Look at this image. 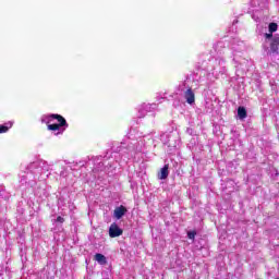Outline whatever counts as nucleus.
Segmentation results:
<instances>
[{
  "label": "nucleus",
  "instance_id": "1",
  "mask_svg": "<svg viewBox=\"0 0 279 279\" xmlns=\"http://www.w3.org/2000/svg\"><path fill=\"white\" fill-rule=\"evenodd\" d=\"M145 143L146 145H154L156 143V140L151 137V134L145 135L143 137H140L138 140H131L126 142L121 143V145L118 147L117 151H123V149H128V151L133 156V154H141L145 151Z\"/></svg>",
  "mask_w": 279,
  "mask_h": 279
},
{
  "label": "nucleus",
  "instance_id": "2",
  "mask_svg": "<svg viewBox=\"0 0 279 279\" xmlns=\"http://www.w3.org/2000/svg\"><path fill=\"white\" fill-rule=\"evenodd\" d=\"M41 121L43 123H47L48 130L51 132H57V136L58 134H62V132H64V129L61 130V128H69L66 120L60 114L45 116Z\"/></svg>",
  "mask_w": 279,
  "mask_h": 279
},
{
  "label": "nucleus",
  "instance_id": "3",
  "mask_svg": "<svg viewBox=\"0 0 279 279\" xmlns=\"http://www.w3.org/2000/svg\"><path fill=\"white\" fill-rule=\"evenodd\" d=\"M160 141L163 145H168V147H180V137L175 133L171 135L163 133L160 135Z\"/></svg>",
  "mask_w": 279,
  "mask_h": 279
},
{
  "label": "nucleus",
  "instance_id": "4",
  "mask_svg": "<svg viewBox=\"0 0 279 279\" xmlns=\"http://www.w3.org/2000/svg\"><path fill=\"white\" fill-rule=\"evenodd\" d=\"M158 108V105L156 104H143L141 105L138 109V117L140 119H143L147 116V112H154Z\"/></svg>",
  "mask_w": 279,
  "mask_h": 279
},
{
  "label": "nucleus",
  "instance_id": "5",
  "mask_svg": "<svg viewBox=\"0 0 279 279\" xmlns=\"http://www.w3.org/2000/svg\"><path fill=\"white\" fill-rule=\"evenodd\" d=\"M232 51H233V62H239L236 60V53H243L245 51V44L241 40H233L232 43Z\"/></svg>",
  "mask_w": 279,
  "mask_h": 279
},
{
  "label": "nucleus",
  "instance_id": "6",
  "mask_svg": "<svg viewBox=\"0 0 279 279\" xmlns=\"http://www.w3.org/2000/svg\"><path fill=\"white\" fill-rule=\"evenodd\" d=\"M121 234H123V229L119 228V225L114 222L111 223L109 228V236H111V239H117V236H121Z\"/></svg>",
  "mask_w": 279,
  "mask_h": 279
},
{
  "label": "nucleus",
  "instance_id": "7",
  "mask_svg": "<svg viewBox=\"0 0 279 279\" xmlns=\"http://www.w3.org/2000/svg\"><path fill=\"white\" fill-rule=\"evenodd\" d=\"M183 97L186 100V104H189L190 106H193V104H195V92H193V88L189 87L184 92Z\"/></svg>",
  "mask_w": 279,
  "mask_h": 279
},
{
  "label": "nucleus",
  "instance_id": "8",
  "mask_svg": "<svg viewBox=\"0 0 279 279\" xmlns=\"http://www.w3.org/2000/svg\"><path fill=\"white\" fill-rule=\"evenodd\" d=\"M125 213H128V208L121 205L119 207H116V209L113 210V217L116 219H121L125 215Z\"/></svg>",
  "mask_w": 279,
  "mask_h": 279
},
{
  "label": "nucleus",
  "instance_id": "9",
  "mask_svg": "<svg viewBox=\"0 0 279 279\" xmlns=\"http://www.w3.org/2000/svg\"><path fill=\"white\" fill-rule=\"evenodd\" d=\"M251 5L253 8H258L259 10H263V8L267 7V0H251Z\"/></svg>",
  "mask_w": 279,
  "mask_h": 279
},
{
  "label": "nucleus",
  "instance_id": "10",
  "mask_svg": "<svg viewBox=\"0 0 279 279\" xmlns=\"http://www.w3.org/2000/svg\"><path fill=\"white\" fill-rule=\"evenodd\" d=\"M159 180H167L169 178V166L166 165L163 168H161L159 174H158Z\"/></svg>",
  "mask_w": 279,
  "mask_h": 279
},
{
  "label": "nucleus",
  "instance_id": "11",
  "mask_svg": "<svg viewBox=\"0 0 279 279\" xmlns=\"http://www.w3.org/2000/svg\"><path fill=\"white\" fill-rule=\"evenodd\" d=\"M278 47H279V37H274L270 40V49L272 53H276V51H278Z\"/></svg>",
  "mask_w": 279,
  "mask_h": 279
},
{
  "label": "nucleus",
  "instance_id": "12",
  "mask_svg": "<svg viewBox=\"0 0 279 279\" xmlns=\"http://www.w3.org/2000/svg\"><path fill=\"white\" fill-rule=\"evenodd\" d=\"M14 125V122L9 121L5 124H0V134H5V132H8V130H10V128H12Z\"/></svg>",
  "mask_w": 279,
  "mask_h": 279
},
{
  "label": "nucleus",
  "instance_id": "13",
  "mask_svg": "<svg viewBox=\"0 0 279 279\" xmlns=\"http://www.w3.org/2000/svg\"><path fill=\"white\" fill-rule=\"evenodd\" d=\"M95 260H97V263L99 265H107L108 264V259H106V257L101 253H97L95 255Z\"/></svg>",
  "mask_w": 279,
  "mask_h": 279
},
{
  "label": "nucleus",
  "instance_id": "14",
  "mask_svg": "<svg viewBox=\"0 0 279 279\" xmlns=\"http://www.w3.org/2000/svg\"><path fill=\"white\" fill-rule=\"evenodd\" d=\"M238 117H239V119H246L247 110H245L244 107H239L238 108Z\"/></svg>",
  "mask_w": 279,
  "mask_h": 279
},
{
  "label": "nucleus",
  "instance_id": "15",
  "mask_svg": "<svg viewBox=\"0 0 279 279\" xmlns=\"http://www.w3.org/2000/svg\"><path fill=\"white\" fill-rule=\"evenodd\" d=\"M0 198L10 199V193H8L5 190H0Z\"/></svg>",
  "mask_w": 279,
  "mask_h": 279
},
{
  "label": "nucleus",
  "instance_id": "16",
  "mask_svg": "<svg viewBox=\"0 0 279 279\" xmlns=\"http://www.w3.org/2000/svg\"><path fill=\"white\" fill-rule=\"evenodd\" d=\"M268 29H269L270 34H274V32L278 31V24L270 23L269 26H268Z\"/></svg>",
  "mask_w": 279,
  "mask_h": 279
},
{
  "label": "nucleus",
  "instance_id": "17",
  "mask_svg": "<svg viewBox=\"0 0 279 279\" xmlns=\"http://www.w3.org/2000/svg\"><path fill=\"white\" fill-rule=\"evenodd\" d=\"M266 40H272L274 39V33H266L265 35Z\"/></svg>",
  "mask_w": 279,
  "mask_h": 279
},
{
  "label": "nucleus",
  "instance_id": "18",
  "mask_svg": "<svg viewBox=\"0 0 279 279\" xmlns=\"http://www.w3.org/2000/svg\"><path fill=\"white\" fill-rule=\"evenodd\" d=\"M36 167H38V162H33L28 166V169L32 171V169H36Z\"/></svg>",
  "mask_w": 279,
  "mask_h": 279
},
{
  "label": "nucleus",
  "instance_id": "19",
  "mask_svg": "<svg viewBox=\"0 0 279 279\" xmlns=\"http://www.w3.org/2000/svg\"><path fill=\"white\" fill-rule=\"evenodd\" d=\"M57 222L58 223H64V218H62V216H58L57 217Z\"/></svg>",
  "mask_w": 279,
  "mask_h": 279
},
{
  "label": "nucleus",
  "instance_id": "20",
  "mask_svg": "<svg viewBox=\"0 0 279 279\" xmlns=\"http://www.w3.org/2000/svg\"><path fill=\"white\" fill-rule=\"evenodd\" d=\"M21 183H22V184H27V177H26V175H23V177H22Z\"/></svg>",
  "mask_w": 279,
  "mask_h": 279
},
{
  "label": "nucleus",
  "instance_id": "21",
  "mask_svg": "<svg viewBox=\"0 0 279 279\" xmlns=\"http://www.w3.org/2000/svg\"><path fill=\"white\" fill-rule=\"evenodd\" d=\"M187 236H189V239H192V240L195 239V232L194 231L189 232Z\"/></svg>",
  "mask_w": 279,
  "mask_h": 279
},
{
  "label": "nucleus",
  "instance_id": "22",
  "mask_svg": "<svg viewBox=\"0 0 279 279\" xmlns=\"http://www.w3.org/2000/svg\"><path fill=\"white\" fill-rule=\"evenodd\" d=\"M216 64H223L226 61H223L222 59H216L215 60Z\"/></svg>",
  "mask_w": 279,
  "mask_h": 279
},
{
  "label": "nucleus",
  "instance_id": "23",
  "mask_svg": "<svg viewBox=\"0 0 279 279\" xmlns=\"http://www.w3.org/2000/svg\"><path fill=\"white\" fill-rule=\"evenodd\" d=\"M186 133L190 134V136H193V129H187Z\"/></svg>",
  "mask_w": 279,
  "mask_h": 279
},
{
  "label": "nucleus",
  "instance_id": "24",
  "mask_svg": "<svg viewBox=\"0 0 279 279\" xmlns=\"http://www.w3.org/2000/svg\"><path fill=\"white\" fill-rule=\"evenodd\" d=\"M254 21L258 22V17L256 15H253Z\"/></svg>",
  "mask_w": 279,
  "mask_h": 279
}]
</instances>
